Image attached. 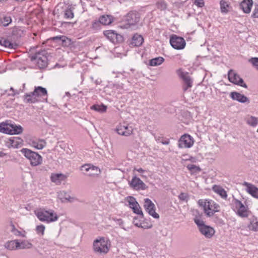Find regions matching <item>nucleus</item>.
Instances as JSON below:
<instances>
[{"mask_svg":"<svg viewBox=\"0 0 258 258\" xmlns=\"http://www.w3.org/2000/svg\"><path fill=\"white\" fill-rule=\"evenodd\" d=\"M199 206L203 208L206 215L208 217H212L214 214L219 211L220 206L212 200H199L198 201Z\"/></svg>","mask_w":258,"mask_h":258,"instance_id":"1","label":"nucleus"},{"mask_svg":"<svg viewBox=\"0 0 258 258\" xmlns=\"http://www.w3.org/2000/svg\"><path fill=\"white\" fill-rule=\"evenodd\" d=\"M35 214L40 221L48 223L55 222L58 219L57 214L52 210L39 209L35 211Z\"/></svg>","mask_w":258,"mask_h":258,"instance_id":"2","label":"nucleus"},{"mask_svg":"<svg viewBox=\"0 0 258 258\" xmlns=\"http://www.w3.org/2000/svg\"><path fill=\"white\" fill-rule=\"evenodd\" d=\"M48 54L47 51L43 49L30 55V58L32 61L36 63L39 68L43 69L46 68L48 64Z\"/></svg>","mask_w":258,"mask_h":258,"instance_id":"3","label":"nucleus"},{"mask_svg":"<svg viewBox=\"0 0 258 258\" xmlns=\"http://www.w3.org/2000/svg\"><path fill=\"white\" fill-rule=\"evenodd\" d=\"M140 20L139 14L136 12L131 11L128 13L125 18L126 24L125 28H130L133 30H136L139 28L141 26L139 22Z\"/></svg>","mask_w":258,"mask_h":258,"instance_id":"4","label":"nucleus"},{"mask_svg":"<svg viewBox=\"0 0 258 258\" xmlns=\"http://www.w3.org/2000/svg\"><path fill=\"white\" fill-rule=\"evenodd\" d=\"M110 241L104 237L96 239L93 242V250L95 252L99 254H106L109 249Z\"/></svg>","mask_w":258,"mask_h":258,"instance_id":"5","label":"nucleus"},{"mask_svg":"<svg viewBox=\"0 0 258 258\" xmlns=\"http://www.w3.org/2000/svg\"><path fill=\"white\" fill-rule=\"evenodd\" d=\"M24 156L28 159L32 166H36L41 164L42 157L37 153L27 148H23L21 150Z\"/></svg>","mask_w":258,"mask_h":258,"instance_id":"6","label":"nucleus"},{"mask_svg":"<svg viewBox=\"0 0 258 258\" xmlns=\"http://www.w3.org/2000/svg\"><path fill=\"white\" fill-rule=\"evenodd\" d=\"M23 127L20 125L0 123V132L9 135H18L23 132Z\"/></svg>","mask_w":258,"mask_h":258,"instance_id":"7","label":"nucleus"},{"mask_svg":"<svg viewBox=\"0 0 258 258\" xmlns=\"http://www.w3.org/2000/svg\"><path fill=\"white\" fill-rule=\"evenodd\" d=\"M228 77L230 82L245 88H247V86L244 83L243 80L233 70H230L229 71Z\"/></svg>","mask_w":258,"mask_h":258,"instance_id":"8","label":"nucleus"},{"mask_svg":"<svg viewBox=\"0 0 258 258\" xmlns=\"http://www.w3.org/2000/svg\"><path fill=\"white\" fill-rule=\"evenodd\" d=\"M170 43L173 48L177 50L183 49L186 44L185 41L182 37L176 35H172L170 37Z\"/></svg>","mask_w":258,"mask_h":258,"instance_id":"9","label":"nucleus"},{"mask_svg":"<svg viewBox=\"0 0 258 258\" xmlns=\"http://www.w3.org/2000/svg\"><path fill=\"white\" fill-rule=\"evenodd\" d=\"M195 141L189 135H182L178 140V146L179 148H189L191 147Z\"/></svg>","mask_w":258,"mask_h":258,"instance_id":"10","label":"nucleus"},{"mask_svg":"<svg viewBox=\"0 0 258 258\" xmlns=\"http://www.w3.org/2000/svg\"><path fill=\"white\" fill-rule=\"evenodd\" d=\"M144 209L153 218L158 219L159 215L155 212V206L151 200L148 198L144 199Z\"/></svg>","mask_w":258,"mask_h":258,"instance_id":"11","label":"nucleus"},{"mask_svg":"<svg viewBox=\"0 0 258 258\" xmlns=\"http://www.w3.org/2000/svg\"><path fill=\"white\" fill-rule=\"evenodd\" d=\"M134 129L127 124H119L116 128L117 133L121 136L128 137L133 134Z\"/></svg>","mask_w":258,"mask_h":258,"instance_id":"12","label":"nucleus"},{"mask_svg":"<svg viewBox=\"0 0 258 258\" xmlns=\"http://www.w3.org/2000/svg\"><path fill=\"white\" fill-rule=\"evenodd\" d=\"M127 200L130 207L133 210L134 212L139 215L143 218L144 217L143 213L136 199L133 197L130 196L127 197Z\"/></svg>","mask_w":258,"mask_h":258,"instance_id":"13","label":"nucleus"},{"mask_svg":"<svg viewBox=\"0 0 258 258\" xmlns=\"http://www.w3.org/2000/svg\"><path fill=\"white\" fill-rule=\"evenodd\" d=\"M234 203L237 208H238L236 214L239 217L246 218L248 216V211L246 207L240 201L237 199H234Z\"/></svg>","mask_w":258,"mask_h":258,"instance_id":"14","label":"nucleus"},{"mask_svg":"<svg viewBox=\"0 0 258 258\" xmlns=\"http://www.w3.org/2000/svg\"><path fill=\"white\" fill-rule=\"evenodd\" d=\"M81 170L88 172L89 176H94L99 175L101 171L100 169L96 166L91 165L90 164H85L82 166Z\"/></svg>","mask_w":258,"mask_h":258,"instance_id":"15","label":"nucleus"},{"mask_svg":"<svg viewBox=\"0 0 258 258\" xmlns=\"http://www.w3.org/2000/svg\"><path fill=\"white\" fill-rule=\"evenodd\" d=\"M130 186L135 189L145 190L147 188L146 185L138 177L134 176L130 182Z\"/></svg>","mask_w":258,"mask_h":258,"instance_id":"16","label":"nucleus"},{"mask_svg":"<svg viewBox=\"0 0 258 258\" xmlns=\"http://www.w3.org/2000/svg\"><path fill=\"white\" fill-rule=\"evenodd\" d=\"M230 96L232 100H236L240 103L249 102V100L246 96L237 92H231Z\"/></svg>","mask_w":258,"mask_h":258,"instance_id":"17","label":"nucleus"},{"mask_svg":"<svg viewBox=\"0 0 258 258\" xmlns=\"http://www.w3.org/2000/svg\"><path fill=\"white\" fill-rule=\"evenodd\" d=\"M200 232L207 238H211L215 234V231L210 226L205 225L199 230Z\"/></svg>","mask_w":258,"mask_h":258,"instance_id":"18","label":"nucleus"},{"mask_svg":"<svg viewBox=\"0 0 258 258\" xmlns=\"http://www.w3.org/2000/svg\"><path fill=\"white\" fill-rule=\"evenodd\" d=\"M243 185L246 186L247 191L253 197L258 199V188L254 185L244 182Z\"/></svg>","mask_w":258,"mask_h":258,"instance_id":"19","label":"nucleus"},{"mask_svg":"<svg viewBox=\"0 0 258 258\" xmlns=\"http://www.w3.org/2000/svg\"><path fill=\"white\" fill-rule=\"evenodd\" d=\"M252 5V0H243L240 4V7L243 10L244 13L248 14L251 11Z\"/></svg>","mask_w":258,"mask_h":258,"instance_id":"20","label":"nucleus"},{"mask_svg":"<svg viewBox=\"0 0 258 258\" xmlns=\"http://www.w3.org/2000/svg\"><path fill=\"white\" fill-rule=\"evenodd\" d=\"M53 41H56L63 46H68L70 44L71 40L65 36H57L51 38Z\"/></svg>","mask_w":258,"mask_h":258,"instance_id":"21","label":"nucleus"},{"mask_svg":"<svg viewBox=\"0 0 258 258\" xmlns=\"http://www.w3.org/2000/svg\"><path fill=\"white\" fill-rule=\"evenodd\" d=\"M144 42V38L142 35L138 34H135L132 40L131 44L133 46L139 47Z\"/></svg>","mask_w":258,"mask_h":258,"instance_id":"22","label":"nucleus"},{"mask_svg":"<svg viewBox=\"0 0 258 258\" xmlns=\"http://www.w3.org/2000/svg\"><path fill=\"white\" fill-rule=\"evenodd\" d=\"M50 178L52 182L59 184L66 179V176L61 173L52 174Z\"/></svg>","mask_w":258,"mask_h":258,"instance_id":"23","label":"nucleus"},{"mask_svg":"<svg viewBox=\"0 0 258 258\" xmlns=\"http://www.w3.org/2000/svg\"><path fill=\"white\" fill-rule=\"evenodd\" d=\"M3 46L10 49H16L18 45L15 42H12L8 38L3 37Z\"/></svg>","mask_w":258,"mask_h":258,"instance_id":"24","label":"nucleus"},{"mask_svg":"<svg viewBox=\"0 0 258 258\" xmlns=\"http://www.w3.org/2000/svg\"><path fill=\"white\" fill-rule=\"evenodd\" d=\"M181 77L183 80L185 85L183 87L184 91H186L188 88L192 86V81L190 77L186 74L182 73L181 74Z\"/></svg>","mask_w":258,"mask_h":258,"instance_id":"25","label":"nucleus"},{"mask_svg":"<svg viewBox=\"0 0 258 258\" xmlns=\"http://www.w3.org/2000/svg\"><path fill=\"white\" fill-rule=\"evenodd\" d=\"M104 35L112 42L115 43L117 38V34L115 31L109 30L104 31Z\"/></svg>","mask_w":258,"mask_h":258,"instance_id":"26","label":"nucleus"},{"mask_svg":"<svg viewBox=\"0 0 258 258\" xmlns=\"http://www.w3.org/2000/svg\"><path fill=\"white\" fill-rule=\"evenodd\" d=\"M19 241L18 240H11L7 242L5 247L10 250L19 249Z\"/></svg>","mask_w":258,"mask_h":258,"instance_id":"27","label":"nucleus"},{"mask_svg":"<svg viewBox=\"0 0 258 258\" xmlns=\"http://www.w3.org/2000/svg\"><path fill=\"white\" fill-rule=\"evenodd\" d=\"M213 190L219 195L222 198L226 199L227 197L226 191L221 186L217 185H213L212 187Z\"/></svg>","mask_w":258,"mask_h":258,"instance_id":"28","label":"nucleus"},{"mask_svg":"<svg viewBox=\"0 0 258 258\" xmlns=\"http://www.w3.org/2000/svg\"><path fill=\"white\" fill-rule=\"evenodd\" d=\"M46 143L43 140H36L32 141L31 145L34 148L40 150L42 149L45 146Z\"/></svg>","mask_w":258,"mask_h":258,"instance_id":"29","label":"nucleus"},{"mask_svg":"<svg viewBox=\"0 0 258 258\" xmlns=\"http://www.w3.org/2000/svg\"><path fill=\"white\" fill-rule=\"evenodd\" d=\"M34 92L37 97L47 96V91L46 89L41 86L35 87Z\"/></svg>","mask_w":258,"mask_h":258,"instance_id":"30","label":"nucleus"},{"mask_svg":"<svg viewBox=\"0 0 258 258\" xmlns=\"http://www.w3.org/2000/svg\"><path fill=\"white\" fill-rule=\"evenodd\" d=\"M25 102L27 103H34L37 101V97L34 92L26 94L24 96Z\"/></svg>","mask_w":258,"mask_h":258,"instance_id":"31","label":"nucleus"},{"mask_svg":"<svg viewBox=\"0 0 258 258\" xmlns=\"http://www.w3.org/2000/svg\"><path fill=\"white\" fill-rule=\"evenodd\" d=\"M99 21L100 24L107 25L112 23V18L111 16L103 15L99 18Z\"/></svg>","mask_w":258,"mask_h":258,"instance_id":"32","label":"nucleus"},{"mask_svg":"<svg viewBox=\"0 0 258 258\" xmlns=\"http://www.w3.org/2000/svg\"><path fill=\"white\" fill-rule=\"evenodd\" d=\"M246 122L248 125L255 127L258 123V118L253 116H249L246 118Z\"/></svg>","mask_w":258,"mask_h":258,"instance_id":"33","label":"nucleus"},{"mask_svg":"<svg viewBox=\"0 0 258 258\" xmlns=\"http://www.w3.org/2000/svg\"><path fill=\"white\" fill-rule=\"evenodd\" d=\"M19 249H30L33 247L32 243L28 241L22 240L21 242L19 241Z\"/></svg>","mask_w":258,"mask_h":258,"instance_id":"34","label":"nucleus"},{"mask_svg":"<svg viewBox=\"0 0 258 258\" xmlns=\"http://www.w3.org/2000/svg\"><path fill=\"white\" fill-rule=\"evenodd\" d=\"M164 61V59L162 57H158L150 60V65L151 66H157L162 64Z\"/></svg>","mask_w":258,"mask_h":258,"instance_id":"35","label":"nucleus"},{"mask_svg":"<svg viewBox=\"0 0 258 258\" xmlns=\"http://www.w3.org/2000/svg\"><path fill=\"white\" fill-rule=\"evenodd\" d=\"M91 109L92 110H94L96 111L99 112H104L106 111L107 107L106 106L104 105V104H95L91 106Z\"/></svg>","mask_w":258,"mask_h":258,"instance_id":"36","label":"nucleus"},{"mask_svg":"<svg viewBox=\"0 0 258 258\" xmlns=\"http://www.w3.org/2000/svg\"><path fill=\"white\" fill-rule=\"evenodd\" d=\"M1 23L3 26H8L12 22V18L10 16L4 15L1 18Z\"/></svg>","mask_w":258,"mask_h":258,"instance_id":"37","label":"nucleus"},{"mask_svg":"<svg viewBox=\"0 0 258 258\" xmlns=\"http://www.w3.org/2000/svg\"><path fill=\"white\" fill-rule=\"evenodd\" d=\"M221 11L222 13H227L228 12V9L229 6L227 2L221 0L220 2Z\"/></svg>","mask_w":258,"mask_h":258,"instance_id":"38","label":"nucleus"},{"mask_svg":"<svg viewBox=\"0 0 258 258\" xmlns=\"http://www.w3.org/2000/svg\"><path fill=\"white\" fill-rule=\"evenodd\" d=\"M11 142L12 147L15 148H18L20 147L22 145V140L18 138L16 139L10 140Z\"/></svg>","mask_w":258,"mask_h":258,"instance_id":"39","label":"nucleus"},{"mask_svg":"<svg viewBox=\"0 0 258 258\" xmlns=\"http://www.w3.org/2000/svg\"><path fill=\"white\" fill-rule=\"evenodd\" d=\"M194 221L195 223L197 225L199 230H200L201 228H203V226H205L206 225L205 224V222L204 221H203L201 218L200 217L196 216L194 219Z\"/></svg>","mask_w":258,"mask_h":258,"instance_id":"40","label":"nucleus"},{"mask_svg":"<svg viewBox=\"0 0 258 258\" xmlns=\"http://www.w3.org/2000/svg\"><path fill=\"white\" fill-rule=\"evenodd\" d=\"M248 228L254 231H258V221H251L248 225Z\"/></svg>","mask_w":258,"mask_h":258,"instance_id":"41","label":"nucleus"},{"mask_svg":"<svg viewBox=\"0 0 258 258\" xmlns=\"http://www.w3.org/2000/svg\"><path fill=\"white\" fill-rule=\"evenodd\" d=\"M74 13L71 9H67L64 12V17L66 19H71L74 17Z\"/></svg>","mask_w":258,"mask_h":258,"instance_id":"42","label":"nucleus"},{"mask_svg":"<svg viewBox=\"0 0 258 258\" xmlns=\"http://www.w3.org/2000/svg\"><path fill=\"white\" fill-rule=\"evenodd\" d=\"M157 7L160 10H164L167 8V5L165 1L160 0L156 3Z\"/></svg>","mask_w":258,"mask_h":258,"instance_id":"43","label":"nucleus"},{"mask_svg":"<svg viewBox=\"0 0 258 258\" xmlns=\"http://www.w3.org/2000/svg\"><path fill=\"white\" fill-rule=\"evenodd\" d=\"M133 223H134L135 225L138 227H141L144 229H148L152 227V225L151 224H147L145 225L144 223H136L135 220H134Z\"/></svg>","mask_w":258,"mask_h":258,"instance_id":"44","label":"nucleus"},{"mask_svg":"<svg viewBox=\"0 0 258 258\" xmlns=\"http://www.w3.org/2000/svg\"><path fill=\"white\" fill-rule=\"evenodd\" d=\"M45 226L43 225H40L36 227V231L38 234L43 235L45 230Z\"/></svg>","mask_w":258,"mask_h":258,"instance_id":"45","label":"nucleus"},{"mask_svg":"<svg viewBox=\"0 0 258 258\" xmlns=\"http://www.w3.org/2000/svg\"><path fill=\"white\" fill-rule=\"evenodd\" d=\"M249 61L251 62L257 70H258V57L251 58L249 60Z\"/></svg>","mask_w":258,"mask_h":258,"instance_id":"46","label":"nucleus"},{"mask_svg":"<svg viewBox=\"0 0 258 258\" xmlns=\"http://www.w3.org/2000/svg\"><path fill=\"white\" fill-rule=\"evenodd\" d=\"M187 168L190 171H200V168L199 167L196 166V165L194 164H189L187 166Z\"/></svg>","mask_w":258,"mask_h":258,"instance_id":"47","label":"nucleus"},{"mask_svg":"<svg viewBox=\"0 0 258 258\" xmlns=\"http://www.w3.org/2000/svg\"><path fill=\"white\" fill-rule=\"evenodd\" d=\"M178 198L181 201H187L188 199V196L186 194L182 192L178 196Z\"/></svg>","mask_w":258,"mask_h":258,"instance_id":"48","label":"nucleus"},{"mask_svg":"<svg viewBox=\"0 0 258 258\" xmlns=\"http://www.w3.org/2000/svg\"><path fill=\"white\" fill-rule=\"evenodd\" d=\"M113 220L117 224L120 226L121 228L125 229L123 227V221L121 219L113 218Z\"/></svg>","mask_w":258,"mask_h":258,"instance_id":"49","label":"nucleus"},{"mask_svg":"<svg viewBox=\"0 0 258 258\" xmlns=\"http://www.w3.org/2000/svg\"><path fill=\"white\" fill-rule=\"evenodd\" d=\"M195 4L198 7L202 8L204 6V2L203 0H196Z\"/></svg>","mask_w":258,"mask_h":258,"instance_id":"50","label":"nucleus"},{"mask_svg":"<svg viewBox=\"0 0 258 258\" xmlns=\"http://www.w3.org/2000/svg\"><path fill=\"white\" fill-rule=\"evenodd\" d=\"M251 17L254 18H258V7H255Z\"/></svg>","mask_w":258,"mask_h":258,"instance_id":"51","label":"nucleus"},{"mask_svg":"<svg viewBox=\"0 0 258 258\" xmlns=\"http://www.w3.org/2000/svg\"><path fill=\"white\" fill-rule=\"evenodd\" d=\"M13 233L16 235V236H21L22 235V232L18 230V229H16L13 232Z\"/></svg>","mask_w":258,"mask_h":258,"instance_id":"52","label":"nucleus"},{"mask_svg":"<svg viewBox=\"0 0 258 258\" xmlns=\"http://www.w3.org/2000/svg\"><path fill=\"white\" fill-rule=\"evenodd\" d=\"M99 21L94 22L92 24V27L93 28H97L100 25Z\"/></svg>","mask_w":258,"mask_h":258,"instance_id":"53","label":"nucleus"},{"mask_svg":"<svg viewBox=\"0 0 258 258\" xmlns=\"http://www.w3.org/2000/svg\"><path fill=\"white\" fill-rule=\"evenodd\" d=\"M16 228H15V225L12 223H11L10 225V227H9V229L13 233V231L16 229Z\"/></svg>","mask_w":258,"mask_h":258,"instance_id":"54","label":"nucleus"},{"mask_svg":"<svg viewBox=\"0 0 258 258\" xmlns=\"http://www.w3.org/2000/svg\"><path fill=\"white\" fill-rule=\"evenodd\" d=\"M121 41H122V36H121L120 35L117 34V38L115 40V43L116 42H120Z\"/></svg>","mask_w":258,"mask_h":258,"instance_id":"55","label":"nucleus"},{"mask_svg":"<svg viewBox=\"0 0 258 258\" xmlns=\"http://www.w3.org/2000/svg\"><path fill=\"white\" fill-rule=\"evenodd\" d=\"M135 170H136L137 171H138L140 173H143L144 172H145V170L143 169H142V168H140L139 169H135Z\"/></svg>","mask_w":258,"mask_h":258,"instance_id":"56","label":"nucleus"},{"mask_svg":"<svg viewBox=\"0 0 258 258\" xmlns=\"http://www.w3.org/2000/svg\"><path fill=\"white\" fill-rule=\"evenodd\" d=\"M6 155H7V154L6 153H4L3 152H0V157H3Z\"/></svg>","mask_w":258,"mask_h":258,"instance_id":"57","label":"nucleus"},{"mask_svg":"<svg viewBox=\"0 0 258 258\" xmlns=\"http://www.w3.org/2000/svg\"><path fill=\"white\" fill-rule=\"evenodd\" d=\"M39 170L41 171H46V168L44 167H41L39 168Z\"/></svg>","mask_w":258,"mask_h":258,"instance_id":"58","label":"nucleus"},{"mask_svg":"<svg viewBox=\"0 0 258 258\" xmlns=\"http://www.w3.org/2000/svg\"><path fill=\"white\" fill-rule=\"evenodd\" d=\"M3 37H0V45L2 46H3Z\"/></svg>","mask_w":258,"mask_h":258,"instance_id":"59","label":"nucleus"},{"mask_svg":"<svg viewBox=\"0 0 258 258\" xmlns=\"http://www.w3.org/2000/svg\"><path fill=\"white\" fill-rule=\"evenodd\" d=\"M60 68V65L58 63H56L54 66V68Z\"/></svg>","mask_w":258,"mask_h":258,"instance_id":"60","label":"nucleus"},{"mask_svg":"<svg viewBox=\"0 0 258 258\" xmlns=\"http://www.w3.org/2000/svg\"><path fill=\"white\" fill-rule=\"evenodd\" d=\"M163 144L164 145H168L169 143V141H165L162 142Z\"/></svg>","mask_w":258,"mask_h":258,"instance_id":"61","label":"nucleus"},{"mask_svg":"<svg viewBox=\"0 0 258 258\" xmlns=\"http://www.w3.org/2000/svg\"><path fill=\"white\" fill-rule=\"evenodd\" d=\"M66 95L67 96H71V94H70V93L69 92H67L66 93Z\"/></svg>","mask_w":258,"mask_h":258,"instance_id":"62","label":"nucleus"},{"mask_svg":"<svg viewBox=\"0 0 258 258\" xmlns=\"http://www.w3.org/2000/svg\"><path fill=\"white\" fill-rule=\"evenodd\" d=\"M70 199H71L70 196H69V198H66V199H67V200H68V201H70Z\"/></svg>","mask_w":258,"mask_h":258,"instance_id":"63","label":"nucleus"},{"mask_svg":"<svg viewBox=\"0 0 258 258\" xmlns=\"http://www.w3.org/2000/svg\"><path fill=\"white\" fill-rule=\"evenodd\" d=\"M167 232H165V234H162V235H163V236H166V235H167Z\"/></svg>","mask_w":258,"mask_h":258,"instance_id":"64","label":"nucleus"}]
</instances>
